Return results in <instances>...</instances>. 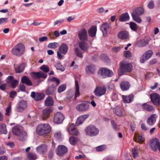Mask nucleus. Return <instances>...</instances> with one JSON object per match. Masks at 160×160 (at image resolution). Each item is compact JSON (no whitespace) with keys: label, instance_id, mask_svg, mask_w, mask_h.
Listing matches in <instances>:
<instances>
[{"label":"nucleus","instance_id":"60","mask_svg":"<svg viewBox=\"0 0 160 160\" xmlns=\"http://www.w3.org/2000/svg\"><path fill=\"white\" fill-rule=\"evenodd\" d=\"M38 40L40 42H42L48 41V38L46 36H43L39 38Z\"/></svg>","mask_w":160,"mask_h":160},{"label":"nucleus","instance_id":"16","mask_svg":"<svg viewBox=\"0 0 160 160\" xmlns=\"http://www.w3.org/2000/svg\"><path fill=\"white\" fill-rule=\"evenodd\" d=\"M150 147L154 151H156L160 147V143L157 138L152 139L150 142Z\"/></svg>","mask_w":160,"mask_h":160},{"label":"nucleus","instance_id":"29","mask_svg":"<svg viewBox=\"0 0 160 160\" xmlns=\"http://www.w3.org/2000/svg\"><path fill=\"white\" fill-rule=\"evenodd\" d=\"M118 37L119 39L122 40L126 39L128 37V33L125 31H121L118 33Z\"/></svg>","mask_w":160,"mask_h":160},{"label":"nucleus","instance_id":"50","mask_svg":"<svg viewBox=\"0 0 160 160\" xmlns=\"http://www.w3.org/2000/svg\"><path fill=\"white\" fill-rule=\"evenodd\" d=\"M130 27L131 29L134 31H136L138 29L137 24L133 22H130Z\"/></svg>","mask_w":160,"mask_h":160},{"label":"nucleus","instance_id":"23","mask_svg":"<svg viewBox=\"0 0 160 160\" xmlns=\"http://www.w3.org/2000/svg\"><path fill=\"white\" fill-rule=\"evenodd\" d=\"M84 41H81L78 43V45L80 49L83 52L87 51L88 48L89 46L87 42Z\"/></svg>","mask_w":160,"mask_h":160},{"label":"nucleus","instance_id":"47","mask_svg":"<svg viewBox=\"0 0 160 160\" xmlns=\"http://www.w3.org/2000/svg\"><path fill=\"white\" fill-rule=\"evenodd\" d=\"M11 102H10L8 105V107L6 109V113L5 115L7 116H9L10 115L11 112Z\"/></svg>","mask_w":160,"mask_h":160},{"label":"nucleus","instance_id":"28","mask_svg":"<svg viewBox=\"0 0 160 160\" xmlns=\"http://www.w3.org/2000/svg\"><path fill=\"white\" fill-rule=\"evenodd\" d=\"M68 45L65 43H63L58 48L59 51L62 54H66L68 51Z\"/></svg>","mask_w":160,"mask_h":160},{"label":"nucleus","instance_id":"4","mask_svg":"<svg viewBox=\"0 0 160 160\" xmlns=\"http://www.w3.org/2000/svg\"><path fill=\"white\" fill-rule=\"evenodd\" d=\"M50 126L48 124H40L37 127L36 131L39 135L49 133L51 131Z\"/></svg>","mask_w":160,"mask_h":160},{"label":"nucleus","instance_id":"58","mask_svg":"<svg viewBox=\"0 0 160 160\" xmlns=\"http://www.w3.org/2000/svg\"><path fill=\"white\" fill-rule=\"evenodd\" d=\"M111 123L112 126H113V128L115 130H118V128L117 127V124L113 120H112L111 121Z\"/></svg>","mask_w":160,"mask_h":160},{"label":"nucleus","instance_id":"19","mask_svg":"<svg viewBox=\"0 0 160 160\" xmlns=\"http://www.w3.org/2000/svg\"><path fill=\"white\" fill-rule=\"evenodd\" d=\"M158 116L156 114L151 115L147 120V124L150 126H152L155 123Z\"/></svg>","mask_w":160,"mask_h":160},{"label":"nucleus","instance_id":"43","mask_svg":"<svg viewBox=\"0 0 160 160\" xmlns=\"http://www.w3.org/2000/svg\"><path fill=\"white\" fill-rule=\"evenodd\" d=\"M149 41L147 40L146 41H141L138 42L137 45L139 47H143L148 44Z\"/></svg>","mask_w":160,"mask_h":160},{"label":"nucleus","instance_id":"38","mask_svg":"<svg viewBox=\"0 0 160 160\" xmlns=\"http://www.w3.org/2000/svg\"><path fill=\"white\" fill-rule=\"evenodd\" d=\"M7 132L6 125L5 124L2 123L0 124V133L6 134Z\"/></svg>","mask_w":160,"mask_h":160},{"label":"nucleus","instance_id":"49","mask_svg":"<svg viewBox=\"0 0 160 160\" xmlns=\"http://www.w3.org/2000/svg\"><path fill=\"white\" fill-rule=\"evenodd\" d=\"M66 88V85L65 84H62L60 85L58 89V93H61L64 91Z\"/></svg>","mask_w":160,"mask_h":160},{"label":"nucleus","instance_id":"30","mask_svg":"<svg viewBox=\"0 0 160 160\" xmlns=\"http://www.w3.org/2000/svg\"><path fill=\"white\" fill-rule=\"evenodd\" d=\"M120 86L122 90L124 91L129 89L130 84L128 82L122 81L120 83Z\"/></svg>","mask_w":160,"mask_h":160},{"label":"nucleus","instance_id":"7","mask_svg":"<svg viewBox=\"0 0 160 160\" xmlns=\"http://www.w3.org/2000/svg\"><path fill=\"white\" fill-rule=\"evenodd\" d=\"M76 109L80 112H85L90 108L89 104L87 102L78 104L76 107Z\"/></svg>","mask_w":160,"mask_h":160},{"label":"nucleus","instance_id":"17","mask_svg":"<svg viewBox=\"0 0 160 160\" xmlns=\"http://www.w3.org/2000/svg\"><path fill=\"white\" fill-rule=\"evenodd\" d=\"M27 102L23 100H20L16 108L17 111L18 112H21L23 111L27 107Z\"/></svg>","mask_w":160,"mask_h":160},{"label":"nucleus","instance_id":"9","mask_svg":"<svg viewBox=\"0 0 160 160\" xmlns=\"http://www.w3.org/2000/svg\"><path fill=\"white\" fill-rule=\"evenodd\" d=\"M152 102L156 105H160V96L157 93H153L150 95Z\"/></svg>","mask_w":160,"mask_h":160},{"label":"nucleus","instance_id":"25","mask_svg":"<svg viewBox=\"0 0 160 160\" xmlns=\"http://www.w3.org/2000/svg\"><path fill=\"white\" fill-rule=\"evenodd\" d=\"M89 116L88 114H86L79 116L77 119L76 124L77 125L82 124L86 119Z\"/></svg>","mask_w":160,"mask_h":160},{"label":"nucleus","instance_id":"54","mask_svg":"<svg viewBox=\"0 0 160 160\" xmlns=\"http://www.w3.org/2000/svg\"><path fill=\"white\" fill-rule=\"evenodd\" d=\"M123 54L124 56L126 58H129L131 57V53L129 51H124Z\"/></svg>","mask_w":160,"mask_h":160},{"label":"nucleus","instance_id":"1","mask_svg":"<svg viewBox=\"0 0 160 160\" xmlns=\"http://www.w3.org/2000/svg\"><path fill=\"white\" fill-rule=\"evenodd\" d=\"M144 12V8L141 7H137L133 9L131 13L133 20L138 23H141L142 20L140 16L142 15Z\"/></svg>","mask_w":160,"mask_h":160},{"label":"nucleus","instance_id":"34","mask_svg":"<svg viewBox=\"0 0 160 160\" xmlns=\"http://www.w3.org/2000/svg\"><path fill=\"white\" fill-rule=\"evenodd\" d=\"M25 63H22L18 67L15 68V70L16 73H19L22 72L24 70Z\"/></svg>","mask_w":160,"mask_h":160},{"label":"nucleus","instance_id":"27","mask_svg":"<svg viewBox=\"0 0 160 160\" xmlns=\"http://www.w3.org/2000/svg\"><path fill=\"white\" fill-rule=\"evenodd\" d=\"M22 127L21 126H14L12 129V132L13 134L16 136H19L22 131Z\"/></svg>","mask_w":160,"mask_h":160},{"label":"nucleus","instance_id":"22","mask_svg":"<svg viewBox=\"0 0 160 160\" xmlns=\"http://www.w3.org/2000/svg\"><path fill=\"white\" fill-rule=\"evenodd\" d=\"M57 87L53 84H51L45 91V93L48 95H52L54 94L55 91Z\"/></svg>","mask_w":160,"mask_h":160},{"label":"nucleus","instance_id":"64","mask_svg":"<svg viewBox=\"0 0 160 160\" xmlns=\"http://www.w3.org/2000/svg\"><path fill=\"white\" fill-rule=\"evenodd\" d=\"M157 59L156 58H153L150 61L149 63L151 65H152L157 63Z\"/></svg>","mask_w":160,"mask_h":160},{"label":"nucleus","instance_id":"11","mask_svg":"<svg viewBox=\"0 0 160 160\" xmlns=\"http://www.w3.org/2000/svg\"><path fill=\"white\" fill-rule=\"evenodd\" d=\"M30 75L32 78L35 79H39L42 78L45 79L47 76V74L42 71L32 72L31 73Z\"/></svg>","mask_w":160,"mask_h":160},{"label":"nucleus","instance_id":"18","mask_svg":"<svg viewBox=\"0 0 160 160\" xmlns=\"http://www.w3.org/2000/svg\"><path fill=\"white\" fill-rule=\"evenodd\" d=\"M111 24L110 23L106 22L103 23L100 27V29L103 34H107L108 31L110 30L112 28Z\"/></svg>","mask_w":160,"mask_h":160},{"label":"nucleus","instance_id":"8","mask_svg":"<svg viewBox=\"0 0 160 160\" xmlns=\"http://www.w3.org/2000/svg\"><path fill=\"white\" fill-rule=\"evenodd\" d=\"M64 119V116L60 112H58L54 115L53 118V121L54 123L59 124L62 123Z\"/></svg>","mask_w":160,"mask_h":160},{"label":"nucleus","instance_id":"46","mask_svg":"<svg viewBox=\"0 0 160 160\" xmlns=\"http://www.w3.org/2000/svg\"><path fill=\"white\" fill-rule=\"evenodd\" d=\"M132 154L134 158H135L138 156V148L137 147H134L132 150Z\"/></svg>","mask_w":160,"mask_h":160},{"label":"nucleus","instance_id":"33","mask_svg":"<svg viewBox=\"0 0 160 160\" xmlns=\"http://www.w3.org/2000/svg\"><path fill=\"white\" fill-rule=\"evenodd\" d=\"M21 81L22 83L25 84L28 86L32 85V82L27 76H23L21 78Z\"/></svg>","mask_w":160,"mask_h":160},{"label":"nucleus","instance_id":"62","mask_svg":"<svg viewBox=\"0 0 160 160\" xmlns=\"http://www.w3.org/2000/svg\"><path fill=\"white\" fill-rule=\"evenodd\" d=\"M154 7V2L152 1H151L148 5V7L150 9H152Z\"/></svg>","mask_w":160,"mask_h":160},{"label":"nucleus","instance_id":"31","mask_svg":"<svg viewBox=\"0 0 160 160\" xmlns=\"http://www.w3.org/2000/svg\"><path fill=\"white\" fill-rule=\"evenodd\" d=\"M130 18L129 15L127 12L122 13L119 16V20L120 22H125L128 21Z\"/></svg>","mask_w":160,"mask_h":160},{"label":"nucleus","instance_id":"26","mask_svg":"<svg viewBox=\"0 0 160 160\" xmlns=\"http://www.w3.org/2000/svg\"><path fill=\"white\" fill-rule=\"evenodd\" d=\"M97 31V26H92L88 30V33L89 36L92 38L95 37Z\"/></svg>","mask_w":160,"mask_h":160},{"label":"nucleus","instance_id":"48","mask_svg":"<svg viewBox=\"0 0 160 160\" xmlns=\"http://www.w3.org/2000/svg\"><path fill=\"white\" fill-rule=\"evenodd\" d=\"M78 141L77 138L73 136H72L69 139V141L70 143L72 145H75Z\"/></svg>","mask_w":160,"mask_h":160},{"label":"nucleus","instance_id":"5","mask_svg":"<svg viewBox=\"0 0 160 160\" xmlns=\"http://www.w3.org/2000/svg\"><path fill=\"white\" fill-rule=\"evenodd\" d=\"M98 129L93 125H89L85 129V132L87 135L92 137L97 135L99 133Z\"/></svg>","mask_w":160,"mask_h":160},{"label":"nucleus","instance_id":"32","mask_svg":"<svg viewBox=\"0 0 160 160\" xmlns=\"http://www.w3.org/2000/svg\"><path fill=\"white\" fill-rule=\"evenodd\" d=\"M76 128V127L74 124H71L69 127L68 129V131L69 133L72 135L77 136L78 134V131L73 132V131Z\"/></svg>","mask_w":160,"mask_h":160},{"label":"nucleus","instance_id":"56","mask_svg":"<svg viewBox=\"0 0 160 160\" xmlns=\"http://www.w3.org/2000/svg\"><path fill=\"white\" fill-rule=\"evenodd\" d=\"M18 83V81L16 80H14L10 84L12 88H15Z\"/></svg>","mask_w":160,"mask_h":160},{"label":"nucleus","instance_id":"41","mask_svg":"<svg viewBox=\"0 0 160 160\" xmlns=\"http://www.w3.org/2000/svg\"><path fill=\"white\" fill-rule=\"evenodd\" d=\"M19 140L21 141L25 140L27 138V133L26 132L22 131L19 136Z\"/></svg>","mask_w":160,"mask_h":160},{"label":"nucleus","instance_id":"15","mask_svg":"<svg viewBox=\"0 0 160 160\" xmlns=\"http://www.w3.org/2000/svg\"><path fill=\"white\" fill-rule=\"evenodd\" d=\"M47 150L48 146L45 144H42L36 148V152L39 154H44L47 152Z\"/></svg>","mask_w":160,"mask_h":160},{"label":"nucleus","instance_id":"24","mask_svg":"<svg viewBox=\"0 0 160 160\" xmlns=\"http://www.w3.org/2000/svg\"><path fill=\"white\" fill-rule=\"evenodd\" d=\"M52 112V109L50 108H47L42 111V116L43 120H45L48 118L50 116V114Z\"/></svg>","mask_w":160,"mask_h":160},{"label":"nucleus","instance_id":"44","mask_svg":"<svg viewBox=\"0 0 160 160\" xmlns=\"http://www.w3.org/2000/svg\"><path fill=\"white\" fill-rule=\"evenodd\" d=\"M27 158L29 160H35L37 158V156L36 153H29L27 155Z\"/></svg>","mask_w":160,"mask_h":160},{"label":"nucleus","instance_id":"14","mask_svg":"<svg viewBox=\"0 0 160 160\" xmlns=\"http://www.w3.org/2000/svg\"><path fill=\"white\" fill-rule=\"evenodd\" d=\"M56 150L58 155L62 156L68 152V149L64 145H60L58 146Z\"/></svg>","mask_w":160,"mask_h":160},{"label":"nucleus","instance_id":"3","mask_svg":"<svg viewBox=\"0 0 160 160\" xmlns=\"http://www.w3.org/2000/svg\"><path fill=\"white\" fill-rule=\"evenodd\" d=\"M132 66L130 63L125 62H122L120 63V67L118 70L119 76L124 74L125 72H130L132 69Z\"/></svg>","mask_w":160,"mask_h":160},{"label":"nucleus","instance_id":"57","mask_svg":"<svg viewBox=\"0 0 160 160\" xmlns=\"http://www.w3.org/2000/svg\"><path fill=\"white\" fill-rule=\"evenodd\" d=\"M14 80V77L12 76H9L6 79L7 82L8 83H10Z\"/></svg>","mask_w":160,"mask_h":160},{"label":"nucleus","instance_id":"21","mask_svg":"<svg viewBox=\"0 0 160 160\" xmlns=\"http://www.w3.org/2000/svg\"><path fill=\"white\" fill-rule=\"evenodd\" d=\"M134 97L133 94H131L129 95H122V98L123 102L126 103L132 102L133 101Z\"/></svg>","mask_w":160,"mask_h":160},{"label":"nucleus","instance_id":"13","mask_svg":"<svg viewBox=\"0 0 160 160\" xmlns=\"http://www.w3.org/2000/svg\"><path fill=\"white\" fill-rule=\"evenodd\" d=\"M78 37L81 41H87L88 36L87 32L85 29L82 28L78 32Z\"/></svg>","mask_w":160,"mask_h":160},{"label":"nucleus","instance_id":"45","mask_svg":"<svg viewBox=\"0 0 160 160\" xmlns=\"http://www.w3.org/2000/svg\"><path fill=\"white\" fill-rule=\"evenodd\" d=\"M55 66L57 70H60L62 72L65 70V68L61 64L60 62H57Z\"/></svg>","mask_w":160,"mask_h":160},{"label":"nucleus","instance_id":"59","mask_svg":"<svg viewBox=\"0 0 160 160\" xmlns=\"http://www.w3.org/2000/svg\"><path fill=\"white\" fill-rule=\"evenodd\" d=\"M80 95L79 88H76L75 93L74 96V99H76L77 97L79 96Z\"/></svg>","mask_w":160,"mask_h":160},{"label":"nucleus","instance_id":"52","mask_svg":"<svg viewBox=\"0 0 160 160\" xmlns=\"http://www.w3.org/2000/svg\"><path fill=\"white\" fill-rule=\"evenodd\" d=\"M114 112L118 116L121 117L122 116L121 109L120 108H116Z\"/></svg>","mask_w":160,"mask_h":160},{"label":"nucleus","instance_id":"55","mask_svg":"<svg viewBox=\"0 0 160 160\" xmlns=\"http://www.w3.org/2000/svg\"><path fill=\"white\" fill-rule=\"evenodd\" d=\"M54 137L58 140L62 138V135L60 132H56L54 134Z\"/></svg>","mask_w":160,"mask_h":160},{"label":"nucleus","instance_id":"20","mask_svg":"<svg viewBox=\"0 0 160 160\" xmlns=\"http://www.w3.org/2000/svg\"><path fill=\"white\" fill-rule=\"evenodd\" d=\"M31 96L35 100L37 101L41 100L44 97L43 94L39 92L36 93L34 91L31 92Z\"/></svg>","mask_w":160,"mask_h":160},{"label":"nucleus","instance_id":"51","mask_svg":"<svg viewBox=\"0 0 160 160\" xmlns=\"http://www.w3.org/2000/svg\"><path fill=\"white\" fill-rule=\"evenodd\" d=\"M40 69L43 71L44 73H47L49 71V67L46 65H43L41 66Z\"/></svg>","mask_w":160,"mask_h":160},{"label":"nucleus","instance_id":"42","mask_svg":"<svg viewBox=\"0 0 160 160\" xmlns=\"http://www.w3.org/2000/svg\"><path fill=\"white\" fill-rule=\"evenodd\" d=\"M59 46L58 42H54L49 43L48 45V47L49 48L54 49L56 48Z\"/></svg>","mask_w":160,"mask_h":160},{"label":"nucleus","instance_id":"6","mask_svg":"<svg viewBox=\"0 0 160 160\" xmlns=\"http://www.w3.org/2000/svg\"><path fill=\"white\" fill-rule=\"evenodd\" d=\"M98 73L103 78H105L107 77H111L113 74V73L112 71L106 68H100L98 70Z\"/></svg>","mask_w":160,"mask_h":160},{"label":"nucleus","instance_id":"61","mask_svg":"<svg viewBox=\"0 0 160 160\" xmlns=\"http://www.w3.org/2000/svg\"><path fill=\"white\" fill-rule=\"evenodd\" d=\"M64 20L62 19H61L59 20H57L55 21L54 23V26H55L56 25H59L61 24L63 21Z\"/></svg>","mask_w":160,"mask_h":160},{"label":"nucleus","instance_id":"12","mask_svg":"<svg viewBox=\"0 0 160 160\" xmlns=\"http://www.w3.org/2000/svg\"><path fill=\"white\" fill-rule=\"evenodd\" d=\"M106 88L104 87H97L94 91L95 95L98 97H101L104 95L106 92Z\"/></svg>","mask_w":160,"mask_h":160},{"label":"nucleus","instance_id":"39","mask_svg":"<svg viewBox=\"0 0 160 160\" xmlns=\"http://www.w3.org/2000/svg\"><path fill=\"white\" fill-rule=\"evenodd\" d=\"M48 80L49 81L52 82H56V83H52L51 84H53L55 86L57 87L58 86L59 84L60 83V80L57 78L54 77H53L49 79V78L48 79Z\"/></svg>","mask_w":160,"mask_h":160},{"label":"nucleus","instance_id":"35","mask_svg":"<svg viewBox=\"0 0 160 160\" xmlns=\"http://www.w3.org/2000/svg\"><path fill=\"white\" fill-rule=\"evenodd\" d=\"M46 106H52L53 104V101L52 98L50 96L48 97L45 101Z\"/></svg>","mask_w":160,"mask_h":160},{"label":"nucleus","instance_id":"40","mask_svg":"<svg viewBox=\"0 0 160 160\" xmlns=\"http://www.w3.org/2000/svg\"><path fill=\"white\" fill-rule=\"evenodd\" d=\"M84 52H82L79 48H75V53L76 55L78 57L80 58H82L83 57V54L84 53Z\"/></svg>","mask_w":160,"mask_h":160},{"label":"nucleus","instance_id":"10","mask_svg":"<svg viewBox=\"0 0 160 160\" xmlns=\"http://www.w3.org/2000/svg\"><path fill=\"white\" fill-rule=\"evenodd\" d=\"M153 54V52L151 50H148L145 52L140 58V62L144 63L146 61L149 59Z\"/></svg>","mask_w":160,"mask_h":160},{"label":"nucleus","instance_id":"53","mask_svg":"<svg viewBox=\"0 0 160 160\" xmlns=\"http://www.w3.org/2000/svg\"><path fill=\"white\" fill-rule=\"evenodd\" d=\"M106 148V145H103L97 147L96 150L98 151H102L105 150Z\"/></svg>","mask_w":160,"mask_h":160},{"label":"nucleus","instance_id":"36","mask_svg":"<svg viewBox=\"0 0 160 160\" xmlns=\"http://www.w3.org/2000/svg\"><path fill=\"white\" fill-rule=\"evenodd\" d=\"M95 67L92 65L87 66L86 68V71L88 74L93 73L95 71Z\"/></svg>","mask_w":160,"mask_h":160},{"label":"nucleus","instance_id":"37","mask_svg":"<svg viewBox=\"0 0 160 160\" xmlns=\"http://www.w3.org/2000/svg\"><path fill=\"white\" fill-rule=\"evenodd\" d=\"M142 108L148 112H150L153 110V107L151 105L147 104L146 103H144L142 105Z\"/></svg>","mask_w":160,"mask_h":160},{"label":"nucleus","instance_id":"2","mask_svg":"<svg viewBox=\"0 0 160 160\" xmlns=\"http://www.w3.org/2000/svg\"><path fill=\"white\" fill-rule=\"evenodd\" d=\"M25 50V46L22 43H19L15 45L11 50L12 55L17 56H20L23 54Z\"/></svg>","mask_w":160,"mask_h":160},{"label":"nucleus","instance_id":"63","mask_svg":"<svg viewBox=\"0 0 160 160\" xmlns=\"http://www.w3.org/2000/svg\"><path fill=\"white\" fill-rule=\"evenodd\" d=\"M17 95L16 92L15 91H12L10 93V97L12 98H14L15 96Z\"/></svg>","mask_w":160,"mask_h":160}]
</instances>
